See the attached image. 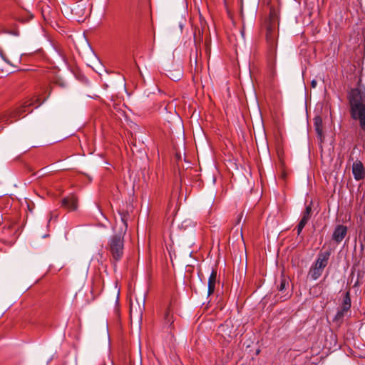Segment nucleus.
I'll use <instances>...</instances> for the list:
<instances>
[{"label": "nucleus", "mask_w": 365, "mask_h": 365, "mask_svg": "<svg viewBox=\"0 0 365 365\" xmlns=\"http://www.w3.org/2000/svg\"><path fill=\"white\" fill-rule=\"evenodd\" d=\"M128 225L124 217H121L120 222L116 223L113 227L114 234L107 242L106 249L108 254L115 262L120 261L124 254V237L127 232Z\"/></svg>", "instance_id": "obj_1"}, {"label": "nucleus", "mask_w": 365, "mask_h": 365, "mask_svg": "<svg viewBox=\"0 0 365 365\" xmlns=\"http://www.w3.org/2000/svg\"><path fill=\"white\" fill-rule=\"evenodd\" d=\"M348 100L351 118L358 122L360 133L365 134V91L352 89L348 95Z\"/></svg>", "instance_id": "obj_2"}, {"label": "nucleus", "mask_w": 365, "mask_h": 365, "mask_svg": "<svg viewBox=\"0 0 365 365\" xmlns=\"http://www.w3.org/2000/svg\"><path fill=\"white\" fill-rule=\"evenodd\" d=\"M331 255V252L329 250H327L324 252H320L317 255V259L315 262L313 264L314 266L322 269L324 271V268L328 264V262Z\"/></svg>", "instance_id": "obj_3"}, {"label": "nucleus", "mask_w": 365, "mask_h": 365, "mask_svg": "<svg viewBox=\"0 0 365 365\" xmlns=\"http://www.w3.org/2000/svg\"><path fill=\"white\" fill-rule=\"evenodd\" d=\"M311 215H312V202H310L309 205L306 206L305 210L302 214V217L299 224L297 225V235H300L302 230L304 229V227H305V225L309 220V219L311 217Z\"/></svg>", "instance_id": "obj_4"}, {"label": "nucleus", "mask_w": 365, "mask_h": 365, "mask_svg": "<svg viewBox=\"0 0 365 365\" xmlns=\"http://www.w3.org/2000/svg\"><path fill=\"white\" fill-rule=\"evenodd\" d=\"M348 228L345 225H339L334 228L332 234V240L337 244L342 242L347 235Z\"/></svg>", "instance_id": "obj_5"}, {"label": "nucleus", "mask_w": 365, "mask_h": 365, "mask_svg": "<svg viewBox=\"0 0 365 365\" xmlns=\"http://www.w3.org/2000/svg\"><path fill=\"white\" fill-rule=\"evenodd\" d=\"M78 197L74 194H71L62 200L61 206L70 211H73L78 207Z\"/></svg>", "instance_id": "obj_6"}, {"label": "nucleus", "mask_w": 365, "mask_h": 365, "mask_svg": "<svg viewBox=\"0 0 365 365\" xmlns=\"http://www.w3.org/2000/svg\"><path fill=\"white\" fill-rule=\"evenodd\" d=\"M352 173L356 180L359 181L364 178L365 171L362 163L356 160L353 163Z\"/></svg>", "instance_id": "obj_7"}, {"label": "nucleus", "mask_w": 365, "mask_h": 365, "mask_svg": "<svg viewBox=\"0 0 365 365\" xmlns=\"http://www.w3.org/2000/svg\"><path fill=\"white\" fill-rule=\"evenodd\" d=\"M286 284H287L286 280L282 279V281L280 282V285L279 287V293L277 294V295H275V298H276L275 301L277 302H284L290 297L291 295H290V294H289V292L284 293L286 291Z\"/></svg>", "instance_id": "obj_8"}, {"label": "nucleus", "mask_w": 365, "mask_h": 365, "mask_svg": "<svg viewBox=\"0 0 365 365\" xmlns=\"http://www.w3.org/2000/svg\"><path fill=\"white\" fill-rule=\"evenodd\" d=\"M217 280V270L215 269H212L211 274L208 279V295H211L214 293L215 289V284Z\"/></svg>", "instance_id": "obj_9"}, {"label": "nucleus", "mask_w": 365, "mask_h": 365, "mask_svg": "<svg viewBox=\"0 0 365 365\" xmlns=\"http://www.w3.org/2000/svg\"><path fill=\"white\" fill-rule=\"evenodd\" d=\"M266 38L270 51L274 53L277 48V43L273 32L270 29H267Z\"/></svg>", "instance_id": "obj_10"}, {"label": "nucleus", "mask_w": 365, "mask_h": 365, "mask_svg": "<svg viewBox=\"0 0 365 365\" xmlns=\"http://www.w3.org/2000/svg\"><path fill=\"white\" fill-rule=\"evenodd\" d=\"M322 269L312 264L308 272V277H310L312 280H317L322 276Z\"/></svg>", "instance_id": "obj_11"}, {"label": "nucleus", "mask_w": 365, "mask_h": 365, "mask_svg": "<svg viewBox=\"0 0 365 365\" xmlns=\"http://www.w3.org/2000/svg\"><path fill=\"white\" fill-rule=\"evenodd\" d=\"M279 176L281 180H289V171L285 167L284 163L280 160Z\"/></svg>", "instance_id": "obj_12"}, {"label": "nucleus", "mask_w": 365, "mask_h": 365, "mask_svg": "<svg viewBox=\"0 0 365 365\" xmlns=\"http://www.w3.org/2000/svg\"><path fill=\"white\" fill-rule=\"evenodd\" d=\"M34 103L33 102L29 100V101H26L21 106H20L19 108H18L16 110V115H18V116H21V115H23L24 113H25L26 112H31V110H28V108L31 106H32Z\"/></svg>", "instance_id": "obj_13"}, {"label": "nucleus", "mask_w": 365, "mask_h": 365, "mask_svg": "<svg viewBox=\"0 0 365 365\" xmlns=\"http://www.w3.org/2000/svg\"><path fill=\"white\" fill-rule=\"evenodd\" d=\"M350 307H351V298L349 296V292H346L345 296L344 297V301H343L341 309H343L344 311L347 312L348 310H349Z\"/></svg>", "instance_id": "obj_14"}, {"label": "nucleus", "mask_w": 365, "mask_h": 365, "mask_svg": "<svg viewBox=\"0 0 365 365\" xmlns=\"http://www.w3.org/2000/svg\"><path fill=\"white\" fill-rule=\"evenodd\" d=\"M14 228V223H8L5 225L3 227V233L5 235L10 236L12 235V231Z\"/></svg>", "instance_id": "obj_15"}, {"label": "nucleus", "mask_w": 365, "mask_h": 365, "mask_svg": "<svg viewBox=\"0 0 365 365\" xmlns=\"http://www.w3.org/2000/svg\"><path fill=\"white\" fill-rule=\"evenodd\" d=\"M141 309L140 307H138V310L137 309V307H135L133 302H130V317L133 316V314H141Z\"/></svg>", "instance_id": "obj_16"}, {"label": "nucleus", "mask_w": 365, "mask_h": 365, "mask_svg": "<svg viewBox=\"0 0 365 365\" xmlns=\"http://www.w3.org/2000/svg\"><path fill=\"white\" fill-rule=\"evenodd\" d=\"M315 127L316 130L318 133V134H321L322 132V119L320 118H315Z\"/></svg>", "instance_id": "obj_17"}, {"label": "nucleus", "mask_w": 365, "mask_h": 365, "mask_svg": "<svg viewBox=\"0 0 365 365\" xmlns=\"http://www.w3.org/2000/svg\"><path fill=\"white\" fill-rule=\"evenodd\" d=\"M345 312H346V311H344L343 309H341L340 310H339L334 317V320L335 321L341 320L344 317Z\"/></svg>", "instance_id": "obj_18"}, {"label": "nucleus", "mask_w": 365, "mask_h": 365, "mask_svg": "<svg viewBox=\"0 0 365 365\" xmlns=\"http://www.w3.org/2000/svg\"><path fill=\"white\" fill-rule=\"evenodd\" d=\"M0 56L6 63L12 65L11 62L6 57V56L4 53V52L3 51V50L1 48H0Z\"/></svg>", "instance_id": "obj_19"}, {"label": "nucleus", "mask_w": 365, "mask_h": 365, "mask_svg": "<svg viewBox=\"0 0 365 365\" xmlns=\"http://www.w3.org/2000/svg\"><path fill=\"white\" fill-rule=\"evenodd\" d=\"M182 76V73L180 71L178 72V75L174 77V81H178L180 78V77Z\"/></svg>", "instance_id": "obj_20"}, {"label": "nucleus", "mask_w": 365, "mask_h": 365, "mask_svg": "<svg viewBox=\"0 0 365 365\" xmlns=\"http://www.w3.org/2000/svg\"><path fill=\"white\" fill-rule=\"evenodd\" d=\"M9 33L12 34V35H14V36H19V32L16 31H14L9 32Z\"/></svg>", "instance_id": "obj_21"}, {"label": "nucleus", "mask_w": 365, "mask_h": 365, "mask_svg": "<svg viewBox=\"0 0 365 365\" xmlns=\"http://www.w3.org/2000/svg\"><path fill=\"white\" fill-rule=\"evenodd\" d=\"M359 284H360V281H359V279L358 278V279H357V280H356V282L354 283V287H357V286H359Z\"/></svg>", "instance_id": "obj_22"}, {"label": "nucleus", "mask_w": 365, "mask_h": 365, "mask_svg": "<svg viewBox=\"0 0 365 365\" xmlns=\"http://www.w3.org/2000/svg\"><path fill=\"white\" fill-rule=\"evenodd\" d=\"M181 188V184H175V189L178 190Z\"/></svg>", "instance_id": "obj_23"}, {"label": "nucleus", "mask_w": 365, "mask_h": 365, "mask_svg": "<svg viewBox=\"0 0 365 365\" xmlns=\"http://www.w3.org/2000/svg\"><path fill=\"white\" fill-rule=\"evenodd\" d=\"M316 85H317V82H316L315 81H312V87H315V86H316Z\"/></svg>", "instance_id": "obj_24"}, {"label": "nucleus", "mask_w": 365, "mask_h": 365, "mask_svg": "<svg viewBox=\"0 0 365 365\" xmlns=\"http://www.w3.org/2000/svg\"><path fill=\"white\" fill-rule=\"evenodd\" d=\"M20 59H21V58H20V54H19V53H18V54H17L16 60H17V61H18V62H19V61H20Z\"/></svg>", "instance_id": "obj_25"}, {"label": "nucleus", "mask_w": 365, "mask_h": 365, "mask_svg": "<svg viewBox=\"0 0 365 365\" xmlns=\"http://www.w3.org/2000/svg\"><path fill=\"white\" fill-rule=\"evenodd\" d=\"M40 105V103H38V105H36L35 107L37 108L38 107V106Z\"/></svg>", "instance_id": "obj_26"}, {"label": "nucleus", "mask_w": 365, "mask_h": 365, "mask_svg": "<svg viewBox=\"0 0 365 365\" xmlns=\"http://www.w3.org/2000/svg\"><path fill=\"white\" fill-rule=\"evenodd\" d=\"M168 314H169V312H167V313H166L167 317L168 316Z\"/></svg>", "instance_id": "obj_27"}, {"label": "nucleus", "mask_w": 365, "mask_h": 365, "mask_svg": "<svg viewBox=\"0 0 365 365\" xmlns=\"http://www.w3.org/2000/svg\"><path fill=\"white\" fill-rule=\"evenodd\" d=\"M259 353V350H257V354H258Z\"/></svg>", "instance_id": "obj_28"}]
</instances>
